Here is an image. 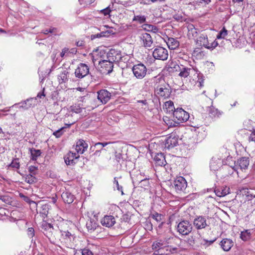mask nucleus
<instances>
[{
  "instance_id": "1",
  "label": "nucleus",
  "mask_w": 255,
  "mask_h": 255,
  "mask_svg": "<svg viewBox=\"0 0 255 255\" xmlns=\"http://www.w3.org/2000/svg\"><path fill=\"white\" fill-rule=\"evenodd\" d=\"M154 93L157 97L166 99L169 97L171 94V90L168 84L166 83L161 77L155 78Z\"/></svg>"
},
{
  "instance_id": "2",
  "label": "nucleus",
  "mask_w": 255,
  "mask_h": 255,
  "mask_svg": "<svg viewBox=\"0 0 255 255\" xmlns=\"http://www.w3.org/2000/svg\"><path fill=\"white\" fill-rule=\"evenodd\" d=\"M127 56V55H122L121 51L114 49H110L106 54L107 59L113 63L125 61Z\"/></svg>"
},
{
  "instance_id": "3",
  "label": "nucleus",
  "mask_w": 255,
  "mask_h": 255,
  "mask_svg": "<svg viewBox=\"0 0 255 255\" xmlns=\"http://www.w3.org/2000/svg\"><path fill=\"white\" fill-rule=\"evenodd\" d=\"M173 118L176 123L186 122L189 118V114L182 108H177L173 112Z\"/></svg>"
},
{
  "instance_id": "4",
  "label": "nucleus",
  "mask_w": 255,
  "mask_h": 255,
  "mask_svg": "<svg viewBox=\"0 0 255 255\" xmlns=\"http://www.w3.org/2000/svg\"><path fill=\"white\" fill-rule=\"evenodd\" d=\"M132 70L134 76L139 79L143 78L145 76L147 72L146 67L141 63L134 65Z\"/></svg>"
},
{
  "instance_id": "5",
  "label": "nucleus",
  "mask_w": 255,
  "mask_h": 255,
  "mask_svg": "<svg viewBox=\"0 0 255 255\" xmlns=\"http://www.w3.org/2000/svg\"><path fill=\"white\" fill-rule=\"evenodd\" d=\"M152 55L156 59L164 61L168 58V51L162 47L157 46L153 51Z\"/></svg>"
},
{
  "instance_id": "6",
  "label": "nucleus",
  "mask_w": 255,
  "mask_h": 255,
  "mask_svg": "<svg viewBox=\"0 0 255 255\" xmlns=\"http://www.w3.org/2000/svg\"><path fill=\"white\" fill-rule=\"evenodd\" d=\"M177 230L180 234L187 235L192 231V226L189 221H182L178 224Z\"/></svg>"
},
{
  "instance_id": "7",
  "label": "nucleus",
  "mask_w": 255,
  "mask_h": 255,
  "mask_svg": "<svg viewBox=\"0 0 255 255\" xmlns=\"http://www.w3.org/2000/svg\"><path fill=\"white\" fill-rule=\"evenodd\" d=\"M193 225L197 230L205 229L209 226L206 217L203 216H197L193 221Z\"/></svg>"
},
{
  "instance_id": "8",
  "label": "nucleus",
  "mask_w": 255,
  "mask_h": 255,
  "mask_svg": "<svg viewBox=\"0 0 255 255\" xmlns=\"http://www.w3.org/2000/svg\"><path fill=\"white\" fill-rule=\"evenodd\" d=\"M89 73L88 66L84 63H80L75 71V75L77 78H83Z\"/></svg>"
},
{
  "instance_id": "9",
  "label": "nucleus",
  "mask_w": 255,
  "mask_h": 255,
  "mask_svg": "<svg viewBox=\"0 0 255 255\" xmlns=\"http://www.w3.org/2000/svg\"><path fill=\"white\" fill-rule=\"evenodd\" d=\"M187 185L186 180L181 176L177 177L174 182V188L177 193L183 192L186 188Z\"/></svg>"
},
{
  "instance_id": "10",
  "label": "nucleus",
  "mask_w": 255,
  "mask_h": 255,
  "mask_svg": "<svg viewBox=\"0 0 255 255\" xmlns=\"http://www.w3.org/2000/svg\"><path fill=\"white\" fill-rule=\"evenodd\" d=\"M18 105H20L19 107V108H22L26 110L35 105V100L33 98L28 99L23 102H21L18 104H15L11 107H10L8 108H6V109H4L1 111L3 112L9 111L10 108H13L14 107Z\"/></svg>"
},
{
  "instance_id": "11",
  "label": "nucleus",
  "mask_w": 255,
  "mask_h": 255,
  "mask_svg": "<svg viewBox=\"0 0 255 255\" xmlns=\"http://www.w3.org/2000/svg\"><path fill=\"white\" fill-rule=\"evenodd\" d=\"M249 159L248 157H243L241 158L240 159H238L237 162V164L235 165V167L234 168H232L231 167H229L228 166H225L224 167L225 169H229L232 168L234 170H237V167L238 166L241 169H245L248 168L249 165Z\"/></svg>"
},
{
  "instance_id": "12",
  "label": "nucleus",
  "mask_w": 255,
  "mask_h": 255,
  "mask_svg": "<svg viewBox=\"0 0 255 255\" xmlns=\"http://www.w3.org/2000/svg\"><path fill=\"white\" fill-rule=\"evenodd\" d=\"M105 27H109L108 25H103V26H101L100 28H99L98 29L99 30H102V31L101 32H100V33H97V34H92L91 35V39L92 40H93L95 38H101V37H108L111 34H114V32H113V31L111 29H109V30H105L104 28Z\"/></svg>"
},
{
  "instance_id": "13",
  "label": "nucleus",
  "mask_w": 255,
  "mask_h": 255,
  "mask_svg": "<svg viewBox=\"0 0 255 255\" xmlns=\"http://www.w3.org/2000/svg\"><path fill=\"white\" fill-rule=\"evenodd\" d=\"M139 38L144 47L148 48L151 47L153 40L149 34L146 32L142 33L140 34Z\"/></svg>"
},
{
  "instance_id": "14",
  "label": "nucleus",
  "mask_w": 255,
  "mask_h": 255,
  "mask_svg": "<svg viewBox=\"0 0 255 255\" xmlns=\"http://www.w3.org/2000/svg\"><path fill=\"white\" fill-rule=\"evenodd\" d=\"M41 229L44 234L48 238L50 239L52 237L53 231L54 230L53 226L46 222H43L41 225Z\"/></svg>"
},
{
  "instance_id": "15",
  "label": "nucleus",
  "mask_w": 255,
  "mask_h": 255,
  "mask_svg": "<svg viewBox=\"0 0 255 255\" xmlns=\"http://www.w3.org/2000/svg\"><path fill=\"white\" fill-rule=\"evenodd\" d=\"M112 61L109 60V59H101L99 61V64L102 68L105 69L108 73L112 72L114 64Z\"/></svg>"
},
{
  "instance_id": "16",
  "label": "nucleus",
  "mask_w": 255,
  "mask_h": 255,
  "mask_svg": "<svg viewBox=\"0 0 255 255\" xmlns=\"http://www.w3.org/2000/svg\"><path fill=\"white\" fill-rule=\"evenodd\" d=\"M98 94V99L103 104L107 103L111 98V93L106 90H101Z\"/></svg>"
},
{
  "instance_id": "17",
  "label": "nucleus",
  "mask_w": 255,
  "mask_h": 255,
  "mask_svg": "<svg viewBox=\"0 0 255 255\" xmlns=\"http://www.w3.org/2000/svg\"><path fill=\"white\" fill-rule=\"evenodd\" d=\"M234 243L232 240L228 238L223 239L219 244L221 248L225 252L229 251L234 246Z\"/></svg>"
},
{
  "instance_id": "18",
  "label": "nucleus",
  "mask_w": 255,
  "mask_h": 255,
  "mask_svg": "<svg viewBox=\"0 0 255 255\" xmlns=\"http://www.w3.org/2000/svg\"><path fill=\"white\" fill-rule=\"evenodd\" d=\"M101 223L103 226L110 228L116 223V220L114 216L106 215L101 220Z\"/></svg>"
},
{
  "instance_id": "19",
  "label": "nucleus",
  "mask_w": 255,
  "mask_h": 255,
  "mask_svg": "<svg viewBox=\"0 0 255 255\" xmlns=\"http://www.w3.org/2000/svg\"><path fill=\"white\" fill-rule=\"evenodd\" d=\"M79 157L76 153L70 151L64 157L65 162L67 165L75 164V160Z\"/></svg>"
},
{
  "instance_id": "20",
  "label": "nucleus",
  "mask_w": 255,
  "mask_h": 255,
  "mask_svg": "<svg viewBox=\"0 0 255 255\" xmlns=\"http://www.w3.org/2000/svg\"><path fill=\"white\" fill-rule=\"evenodd\" d=\"M178 144V139L175 136L171 135L165 141V147L169 149Z\"/></svg>"
},
{
  "instance_id": "21",
  "label": "nucleus",
  "mask_w": 255,
  "mask_h": 255,
  "mask_svg": "<svg viewBox=\"0 0 255 255\" xmlns=\"http://www.w3.org/2000/svg\"><path fill=\"white\" fill-rule=\"evenodd\" d=\"M88 144L83 139H79L77 142L75 150L78 153L82 154L87 150Z\"/></svg>"
},
{
  "instance_id": "22",
  "label": "nucleus",
  "mask_w": 255,
  "mask_h": 255,
  "mask_svg": "<svg viewBox=\"0 0 255 255\" xmlns=\"http://www.w3.org/2000/svg\"><path fill=\"white\" fill-rule=\"evenodd\" d=\"M222 166V161L218 158L213 157L210 161V168L211 170L217 171Z\"/></svg>"
},
{
  "instance_id": "23",
  "label": "nucleus",
  "mask_w": 255,
  "mask_h": 255,
  "mask_svg": "<svg viewBox=\"0 0 255 255\" xmlns=\"http://www.w3.org/2000/svg\"><path fill=\"white\" fill-rule=\"evenodd\" d=\"M154 160L155 164L158 166H162L166 164L165 156L162 153H157L154 157Z\"/></svg>"
},
{
  "instance_id": "24",
  "label": "nucleus",
  "mask_w": 255,
  "mask_h": 255,
  "mask_svg": "<svg viewBox=\"0 0 255 255\" xmlns=\"http://www.w3.org/2000/svg\"><path fill=\"white\" fill-rule=\"evenodd\" d=\"M188 34L187 35L189 38L196 37L197 36L200 30L195 27L192 24H189L187 26Z\"/></svg>"
},
{
  "instance_id": "25",
  "label": "nucleus",
  "mask_w": 255,
  "mask_h": 255,
  "mask_svg": "<svg viewBox=\"0 0 255 255\" xmlns=\"http://www.w3.org/2000/svg\"><path fill=\"white\" fill-rule=\"evenodd\" d=\"M61 197L65 203L67 204L72 203L75 199L74 195L68 191H65L61 194Z\"/></svg>"
},
{
  "instance_id": "26",
  "label": "nucleus",
  "mask_w": 255,
  "mask_h": 255,
  "mask_svg": "<svg viewBox=\"0 0 255 255\" xmlns=\"http://www.w3.org/2000/svg\"><path fill=\"white\" fill-rule=\"evenodd\" d=\"M216 195L220 197H224L230 193V189L227 186L222 187L215 190Z\"/></svg>"
},
{
  "instance_id": "27",
  "label": "nucleus",
  "mask_w": 255,
  "mask_h": 255,
  "mask_svg": "<svg viewBox=\"0 0 255 255\" xmlns=\"http://www.w3.org/2000/svg\"><path fill=\"white\" fill-rule=\"evenodd\" d=\"M197 42L201 45L207 48L209 45V41L208 39L207 35L206 34H202L197 40Z\"/></svg>"
},
{
  "instance_id": "28",
  "label": "nucleus",
  "mask_w": 255,
  "mask_h": 255,
  "mask_svg": "<svg viewBox=\"0 0 255 255\" xmlns=\"http://www.w3.org/2000/svg\"><path fill=\"white\" fill-rule=\"evenodd\" d=\"M208 111L209 116L212 118L219 117L221 115L218 110L212 106L208 108Z\"/></svg>"
},
{
  "instance_id": "29",
  "label": "nucleus",
  "mask_w": 255,
  "mask_h": 255,
  "mask_svg": "<svg viewBox=\"0 0 255 255\" xmlns=\"http://www.w3.org/2000/svg\"><path fill=\"white\" fill-rule=\"evenodd\" d=\"M50 205L48 204H44L41 205L39 210V213L43 218H45L49 210Z\"/></svg>"
},
{
  "instance_id": "30",
  "label": "nucleus",
  "mask_w": 255,
  "mask_h": 255,
  "mask_svg": "<svg viewBox=\"0 0 255 255\" xmlns=\"http://www.w3.org/2000/svg\"><path fill=\"white\" fill-rule=\"evenodd\" d=\"M169 49H175L179 46L178 41L173 38H169L167 42Z\"/></svg>"
},
{
  "instance_id": "31",
  "label": "nucleus",
  "mask_w": 255,
  "mask_h": 255,
  "mask_svg": "<svg viewBox=\"0 0 255 255\" xmlns=\"http://www.w3.org/2000/svg\"><path fill=\"white\" fill-rule=\"evenodd\" d=\"M145 177L141 173H137L136 174H133L131 176L133 183L137 185L142 181Z\"/></svg>"
},
{
  "instance_id": "32",
  "label": "nucleus",
  "mask_w": 255,
  "mask_h": 255,
  "mask_svg": "<svg viewBox=\"0 0 255 255\" xmlns=\"http://www.w3.org/2000/svg\"><path fill=\"white\" fill-rule=\"evenodd\" d=\"M29 151L31 155V159L32 160H36L37 157L41 154L40 150L35 149L33 148H29Z\"/></svg>"
},
{
  "instance_id": "33",
  "label": "nucleus",
  "mask_w": 255,
  "mask_h": 255,
  "mask_svg": "<svg viewBox=\"0 0 255 255\" xmlns=\"http://www.w3.org/2000/svg\"><path fill=\"white\" fill-rule=\"evenodd\" d=\"M19 196L21 198L23 199V200L25 202L28 203L30 206H31L34 208L37 209V204L35 201L30 200V199L28 197L22 194H20Z\"/></svg>"
},
{
  "instance_id": "34",
  "label": "nucleus",
  "mask_w": 255,
  "mask_h": 255,
  "mask_svg": "<svg viewBox=\"0 0 255 255\" xmlns=\"http://www.w3.org/2000/svg\"><path fill=\"white\" fill-rule=\"evenodd\" d=\"M166 110L167 112L170 113L174 112L175 110L174 107L173 102L171 101H168L164 103V107L163 108Z\"/></svg>"
},
{
  "instance_id": "35",
  "label": "nucleus",
  "mask_w": 255,
  "mask_h": 255,
  "mask_svg": "<svg viewBox=\"0 0 255 255\" xmlns=\"http://www.w3.org/2000/svg\"><path fill=\"white\" fill-rule=\"evenodd\" d=\"M167 244L168 243H165L161 240L159 242H155L152 244V249L154 250H160L164 247L166 246Z\"/></svg>"
},
{
  "instance_id": "36",
  "label": "nucleus",
  "mask_w": 255,
  "mask_h": 255,
  "mask_svg": "<svg viewBox=\"0 0 255 255\" xmlns=\"http://www.w3.org/2000/svg\"><path fill=\"white\" fill-rule=\"evenodd\" d=\"M143 28L147 31H151L153 33L158 32L159 29L155 26L151 24H144L142 25Z\"/></svg>"
},
{
  "instance_id": "37",
  "label": "nucleus",
  "mask_w": 255,
  "mask_h": 255,
  "mask_svg": "<svg viewBox=\"0 0 255 255\" xmlns=\"http://www.w3.org/2000/svg\"><path fill=\"white\" fill-rule=\"evenodd\" d=\"M68 73V72L65 70L60 74L58 77V81L60 84L65 83L67 81Z\"/></svg>"
},
{
  "instance_id": "38",
  "label": "nucleus",
  "mask_w": 255,
  "mask_h": 255,
  "mask_svg": "<svg viewBox=\"0 0 255 255\" xmlns=\"http://www.w3.org/2000/svg\"><path fill=\"white\" fill-rule=\"evenodd\" d=\"M86 227L89 231L92 232L96 229L97 224L94 221L90 219L87 222Z\"/></svg>"
},
{
  "instance_id": "39",
  "label": "nucleus",
  "mask_w": 255,
  "mask_h": 255,
  "mask_svg": "<svg viewBox=\"0 0 255 255\" xmlns=\"http://www.w3.org/2000/svg\"><path fill=\"white\" fill-rule=\"evenodd\" d=\"M24 181L30 184H33L36 182V178L34 176L33 174L26 175L24 177Z\"/></svg>"
},
{
  "instance_id": "40",
  "label": "nucleus",
  "mask_w": 255,
  "mask_h": 255,
  "mask_svg": "<svg viewBox=\"0 0 255 255\" xmlns=\"http://www.w3.org/2000/svg\"><path fill=\"white\" fill-rule=\"evenodd\" d=\"M173 18L177 21L182 22L186 19L185 14L182 12H178L173 15Z\"/></svg>"
},
{
  "instance_id": "41",
  "label": "nucleus",
  "mask_w": 255,
  "mask_h": 255,
  "mask_svg": "<svg viewBox=\"0 0 255 255\" xmlns=\"http://www.w3.org/2000/svg\"><path fill=\"white\" fill-rule=\"evenodd\" d=\"M251 238V233L249 230H246L242 232L241 234V238L243 241H248Z\"/></svg>"
},
{
  "instance_id": "42",
  "label": "nucleus",
  "mask_w": 255,
  "mask_h": 255,
  "mask_svg": "<svg viewBox=\"0 0 255 255\" xmlns=\"http://www.w3.org/2000/svg\"><path fill=\"white\" fill-rule=\"evenodd\" d=\"M190 71V68H183L182 70H181V71L180 73L179 74V75L182 77H187L189 75V71Z\"/></svg>"
},
{
  "instance_id": "43",
  "label": "nucleus",
  "mask_w": 255,
  "mask_h": 255,
  "mask_svg": "<svg viewBox=\"0 0 255 255\" xmlns=\"http://www.w3.org/2000/svg\"><path fill=\"white\" fill-rule=\"evenodd\" d=\"M149 184L148 179L145 177L143 179V180L141 181L139 184L137 185H139V186L140 187L146 188L148 186Z\"/></svg>"
},
{
  "instance_id": "44",
  "label": "nucleus",
  "mask_w": 255,
  "mask_h": 255,
  "mask_svg": "<svg viewBox=\"0 0 255 255\" xmlns=\"http://www.w3.org/2000/svg\"><path fill=\"white\" fill-rule=\"evenodd\" d=\"M146 18L144 15H136L134 16L133 18V21H138L139 23H142L145 21Z\"/></svg>"
},
{
  "instance_id": "45",
  "label": "nucleus",
  "mask_w": 255,
  "mask_h": 255,
  "mask_svg": "<svg viewBox=\"0 0 255 255\" xmlns=\"http://www.w3.org/2000/svg\"><path fill=\"white\" fill-rule=\"evenodd\" d=\"M228 34V31L224 27L217 35V38L218 39L224 38Z\"/></svg>"
},
{
  "instance_id": "46",
  "label": "nucleus",
  "mask_w": 255,
  "mask_h": 255,
  "mask_svg": "<svg viewBox=\"0 0 255 255\" xmlns=\"http://www.w3.org/2000/svg\"><path fill=\"white\" fill-rule=\"evenodd\" d=\"M71 111L75 113H80L84 109L81 108L79 105H73L71 107Z\"/></svg>"
},
{
  "instance_id": "47",
  "label": "nucleus",
  "mask_w": 255,
  "mask_h": 255,
  "mask_svg": "<svg viewBox=\"0 0 255 255\" xmlns=\"http://www.w3.org/2000/svg\"><path fill=\"white\" fill-rule=\"evenodd\" d=\"M65 129V127H62L60 129L56 130L53 133V134L56 137L59 138L64 133V129Z\"/></svg>"
},
{
  "instance_id": "48",
  "label": "nucleus",
  "mask_w": 255,
  "mask_h": 255,
  "mask_svg": "<svg viewBox=\"0 0 255 255\" xmlns=\"http://www.w3.org/2000/svg\"><path fill=\"white\" fill-rule=\"evenodd\" d=\"M151 217L157 222H160L162 220L161 215L156 212L152 214Z\"/></svg>"
},
{
  "instance_id": "49",
  "label": "nucleus",
  "mask_w": 255,
  "mask_h": 255,
  "mask_svg": "<svg viewBox=\"0 0 255 255\" xmlns=\"http://www.w3.org/2000/svg\"><path fill=\"white\" fill-rule=\"evenodd\" d=\"M114 186H116V187L117 188V189L118 191H121L122 192V194H124L123 191L122 190V188H122V186H120V185L119 184V182H118V181L117 180L116 177L114 178Z\"/></svg>"
},
{
  "instance_id": "50",
  "label": "nucleus",
  "mask_w": 255,
  "mask_h": 255,
  "mask_svg": "<svg viewBox=\"0 0 255 255\" xmlns=\"http://www.w3.org/2000/svg\"><path fill=\"white\" fill-rule=\"evenodd\" d=\"M218 42L216 40H214L213 42H212L211 43H209V45L208 46L207 49H210V50H213L215 48H216L218 46Z\"/></svg>"
},
{
  "instance_id": "51",
  "label": "nucleus",
  "mask_w": 255,
  "mask_h": 255,
  "mask_svg": "<svg viewBox=\"0 0 255 255\" xmlns=\"http://www.w3.org/2000/svg\"><path fill=\"white\" fill-rule=\"evenodd\" d=\"M214 241L215 240L207 241L206 240H203L201 242V245L206 248L212 245Z\"/></svg>"
},
{
  "instance_id": "52",
  "label": "nucleus",
  "mask_w": 255,
  "mask_h": 255,
  "mask_svg": "<svg viewBox=\"0 0 255 255\" xmlns=\"http://www.w3.org/2000/svg\"><path fill=\"white\" fill-rule=\"evenodd\" d=\"M18 159H15L13 160L10 164V166L13 168H19L20 166L19 163L17 161Z\"/></svg>"
},
{
  "instance_id": "53",
  "label": "nucleus",
  "mask_w": 255,
  "mask_h": 255,
  "mask_svg": "<svg viewBox=\"0 0 255 255\" xmlns=\"http://www.w3.org/2000/svg\"><path fill=\"white\" fill-rule=\"evenodd\" d=\"M37 169V167H36L35 166H30L28 168L29 172H30V174L35 175L36 174V171Z\"/></svg>"
},
{
  "instance_id": "54",
  "label": "nucleus",
  "mask_w": 255,
  "mask_h": 255,
  "mask_svg": "<svg viewBox=\"0 0 255 255\" xmlns=\"http://www.w3.org/2000/svg\"><path fill=\"white\" fill-rule=\"evenodd\" d=\"M111 11V9L109 7H107L106 8L102 9L101 11V12L103 13L104 15L106 16L110 14V12Z\"/></svg>"
},
{
  "instance_id": "55",
  "label": "nucleus",
  "mask_w": 255,
  "mask_h": 255,
  "mask_svg": "<svg viewBox=\"0 0 255 255\" xmlns=\"http://www.w3.org/2000/svg\"><path fill=\"white\" fill-rule=\"evenodd\" d=\"M27 235L30 238H32L34 236V230L33 228H28Z\"/></svg>"
},
{
  "instance_id": "56",
  "label": "nucleus",
  "mask_w": 255,
  "mask_h": 255,
  "mask_svg": "<svg viewBox=\"0 0 255 255\" xmlns=\"http://www.w3.org/2000/svg\"><path fill=\"white\" fill-rule=\"evenodd\" d=\"M82 255H93L92 252L89 249H84L82 252Z\"/></svg>"
},
{
  "instance_id": "57",
  "label": "nucleus",
  "mask_w": 255,
  "mask_h": 255,
  "mask_svg": "<svg viewBox=\"0 0 255 255\" xmlns=\"http://www.w3.org/2000/svg\"><path fill=\"white\" fill-rule=\"evenodd\" d=\"M115 158H116V160L118 162H120V161L123 159V155L121 153L116 152Z\"/></svg>"
},
{
  "instance_id": "58",
  "label": "nucleus",
  "mask_w": 255,
  "mask_h": 255,
  "mask_svg": "<svg viewBox=\"0 0 255 255\" xmlns=\"http://www.w3.org/2000/svg\"><path fill=\"white\" fill-rule=\"evenodd\" d=\"M108 144V142H97L95 144L94 147H98V146H101V149H102L103 147L106 146Z\"/></svg>"
},
{
  "instance_id": "59",
  "label": "nucleus",
  "mask_w": 255,
  "mask_h": 255,
  "mask_svg": "<svg viewBox=\"0 0 255 255\" xmlns=\"http://www.w3.org/2000/svg\"><path fill=\"white\" fill-rule=\"evenodd\" d=\"M69 49L67 48H64L62 49V52L60 53V56L61 57H64V56L68 54Z\"/></svg>"
},
{
  "instance_id": "60",
  "label": "nucleus",
  "mask_w": 255,
  "mask_h": 255,
  "mask_svg": "<svg viewBox=\"0 0 255 255\" xmlns=\"http://www.w3.org/2000/svg\"><path fill=\"white\" fill-rule=\"evenodd\" d=\"M55 29L54 28H51L49 29H45L42 31V33L44 34H47L49 33H52Z\"/></svg>"
},
{
  "instance_id": "61",
  "label": "nucleus",
  "mask_w": 255,
  "mask_h": 255,
  "mask_svg": "<svg viewBox=\"0 0 255 255\" xmlns=\"http://www.w3.org/2000/svg\"><path fill=\"white\" fill-rule=\"evenodd\" d=\"M247 196L248 197V199L249 200H252V198L253 197L254 200L253 202H252V206L253 207V208H255V195H248Z\"/></svg>"
},
{
  "instance_id": "62",
  "label": "nucleus",
  "mask_w": 255,
  "mask_h": 255,
  "mask_svg": "<svg viewBox=\"0 0 255 255\" xmlns=\"http://www.w3.org/2000/svg\"><path fill=\"white\" fill-rule=\"evenodd\" d=\"M197 3H204L206 4L209 3L211 0H194Z\"/></svg>"
},
{
  "instance_id": "63",
  "label": "nucleus",
  "mask_w": 255,
  "mask_h": 255,
  "mask_svg": "<svg viewBox=\"0 0 255 255\" xmlns=\"http://www.w3.org/2000/svg\"><path fill=\"white\" fill-rule=\"evenodd\" d=\"M249 138L250 140L255 142V130L252 132Z\"/></svg>"
},
{
  "instance_id": "64",
  "label": "nucleus",
  "mask_w": 255,
  "mask_h": 255,
  "mask_svg": "<svg viewBox=\"0 0 255 255\" xmlns=\"http://www.w3.org/2000/svg\"><path fill=\"white\" fill-rule=\"evenodd\" d=\"M179 68L178 65L176 63H172L171 64V68H174L176 71H177V68Z\"/></svg>"
}]
</instances>
